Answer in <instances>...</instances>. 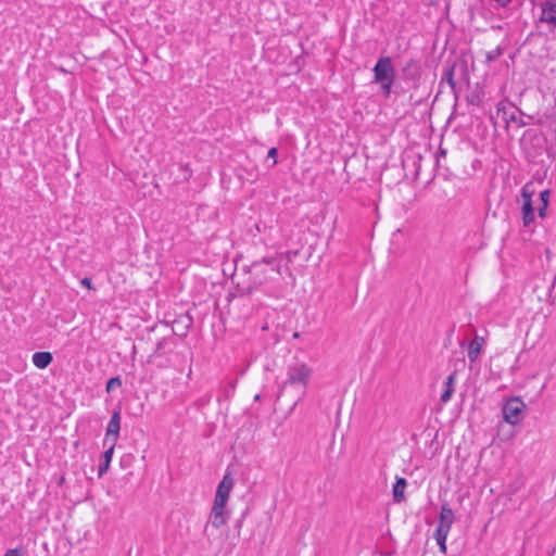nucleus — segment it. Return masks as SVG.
<instances>
[{
	"mask_svg": "<svg viewBox=\"0 0 556 556\" xmlns=\"http://www.w3.org/2000/svg\"><path fill=\"white\" fill-rule=\"evenodd\" d=\"M289 253H278L271 257H264L251 264L248 277L243 280H238L239 289L244 293H251L258 287L274 281L277 276L281 275L282 266H287L289 262Z\"/></svg>",
	"mask_w": 556,
	"mask_h": 556,
	"instance_id": "1",
	"label": "nucleus"
},
{
	"mask_svg": "<svg viewBox=\"0 0 556 556\" xmlns=\"http://www.w3.org/2000/svg\"><path fill=\"white\" fill-rule=\"evenodd\" d=\"M471 103H478V99L472 98Z\"/></svg>",
	"mask_w": 556,
	"mask_h": 556,
	"instance_id": "39",
	"label": "nucleus"
},
{
	"mask_svg": "<svg viewBox=\"0 0 556 556\" xmlns=\"http://www.w3.org/2000/svg\"><path fill=\"white\" fill-rule=\"evenodd\" d=\"M121 430V417L118 412H114L106 428L105 443H116Z\"/></svg>",
	"mask_w": 556,
	"mask_h": 556,
	"instance_id": "11",
	"label": "nucleus"
},
{
	"mask_svg": "<svg viewBox=\"0 0 556 556\" xmlns=\"http://www.w3.org/2000/svg\"><path fill=\"white\" fill-rule=\"evenodd\" d=\"M497 5L502 7V8H506L510 2L511 0H493Z\"/></svg>",
	"mask_w": 556,
	"mask_h": 556,
	"instance_id": "31",
	"label": "nucleus"
},
{
	"mask_svg": "<svg viewBox=\"0 0 556 556\" xmlns=\"http://www.w3.org/2000/svg\"><path fill=\"white\" fill-rule=\"evenodd\" d=\"M454 518L455 517L453 510L447 505H442L438 526L451 529L454 522Z\"/></svg>",
	"mask_w": 556,
	"mask_h": 556,
	"instance_id": "14",
	"label": "nucleus"
},
{
	"mask_svg": "<svg viewBox=\"0 0 556 556\" xmlns=\"http://www.w3.org/2000/svg\"><path fill=\"white\" fill-rule=\"evenodd\" d=\"M52 359L53 357L50 352H36L33 354V364L39 369L47 368Z\"/></svg>",
	"mask_w": 556,
	"mask_h": 556,
	"instance_id": "13",
	"label": "nucleus"
},
{
	"mask_svg": "<svg viewBox=\"0 0 556 556\" xmlns=\"http://www.w3.org/2000/svg\"><path fill=\"white\" fill-rule=\"evenodd\" d=\"M549 195H551V191L549 190H543L541 193H540V200L542 202V204L544 205H548V200H549Z\"/></svg>",
	"mask_w": 556,
	"mask_h": 556,
	"instance_id": "25",
	"label": "nucleus"
},
{
	"mask_svg": "<svg viewBox=\"0 0 556 556\" xmlns=\"http://www.w3.org/2000/svg\"><path fill=\"white\" fill-rule=\"evenodd\" d=\"M162 346H163V342H159L156 345V349H155V354L160 353V350L162 349Z\"/></svg>",
	"mask_w": 556,
	"mask_h": 556,
	"instance_id": "34",
	"label": "nucleus"
},
{
	"mask_svg": "<svg viewBox=\"0 0 556 556\" xmlns=\"http://www.w3.org/2000/svg\"><path fill=\"white\" fill-rule=\"evenodd\" d=\"M394 80H386V81H378L377 84L381 85V89L383 91V94L386 97H389L391 93V87L393 85Z\"/></svg>",
	"mask_w": 556,
	"mask_h": 556,
	"instance_id": "22",
	"label": "nucleus"
},
{
	"mask_svg": "<svg viewBox=\"0 0 556 556\" xmlns=\"http://www.w3.org/2000/svg\"><path fill=\"white\" fill-rule=\"evenodd\" d=\"M435 541H437L438 545L440 546V551H441L443 554H446V544H445L446 540H443V541H442V540L440 539V540H435Z\"/></svg>",
	"mask_w": 556,
	"mask_h": 556,
	"instance_id": "29",
	"label": "nucleus"
},
{
	"mask_svg": "<svg viewBox=\"0 0 556 556\" xmlns=\"http://www.w3.org/2000/svg\"><path fill=\"white\" fill-rule=\"evenodd\" d=\"M277 222L278 220L274 214H267L261 217L260 220L255 224V229L258 233H265L268 237H271Z\"/></svg>",
	"mask_w": 556,
	"mask_h": 556,
	"instance_id": "10",
	"label": "nucleus"
},
{
	"mask_svg": "<svg viewBox=\"0 0 556 556\" xmlns=\"http://www.w3.org/2000/svg\"><path fill=\"white\" fill-rule=\"evenodd\" d=\"M448 83L451 84V86H453V76H452V72L448 73Z\"/></svg>",
	"mask_w": 556,
	"mask_h": 556,
	"instance_id": "35",
	"label": "nucleus"
},
{
	"mask_svg": "<svg viewBox=\"0 0 556 556\" xmlns=\"http://www.w3.org/2000/svg\"><path fill=\"white\" fill-rule=\"evenodd\" d=\"M276 156H277V148L273 147L268 150V153H267V157L274 160L273 165L277 164Z\"/></svg>",
	"mask_w": 556,
	"mask_h": 556,
	"instance_id": "27",
	"label": "nucleus"
},
{
	"mask_svg": "<svg viewBox=\"0 0 556 556\" xmlns=\"http://www.w3.org/2000/svg\"><path fill=\"white\" fill-rule=\"evenodd\" d=\"M525 407V403L518 397L508 400L503 406L504 420L510 425L518 424L521 419L520 416Z\"/></svg>",
	"mask_w": 556,
	"mask_h": 556,
	"instance_id": "5",
	"label": "nucleus"
},
{
	"mask_svg": "<svg viewBox=\"0 0 556 556\" xmlns=\"http://www.w3.org/2000/svg\"><path fill=\"white\" fill-rule=\"evenodd\" d=\"M501 55V49L496 48L495 50L486 53V60L489 62L494 61L496 58Z\"/></svg>",
	"mask_w": 556,
	"mask_h": 556,
	"instance_id": "24",
	"label": "nucleus"
},
{
	"mask_svg": "<svg viewBox=\"0 0 556 556\" xmlns=\"http://www.w3.org/2000/svg\"><path fill=\"white\" fill-rule=\"evenodd\" d=\"M551 556H556V548L553 551V553L551 554Z\"/></svg>",
	"mask_w": 556,
	"mask_h": 556,
	"instance_id": "40",
	"label": "nucleus"
},
{
	"mask_svg": "<svg viewBox=\"0 0 556 556\" xmlns=\"http://www.w3.org/2000/svg\"><path fill=\"white\" fill-rule=\"evenodd\" d=\"M110 468V463L103 460V463L99 466V477H102Z\"/></svg>",
	"mask_w": 556,
	"mask_h": 556,
	"instance_id": "26",
	"label": "nucleus"
},
{
	"mask_svg": "<svg viewBox=\"0 0 556 556\" xmlns=\"http://www.w3.org/2000/svg\"><path fill=\"white\" fill-rule=\"evenodd\" d=\"M544 20L556 26V3H547L543 9Z\"/></svg>",
	"mask_w": 556,
	"mask_h": 556,
	"instance_id": "18",
	"label": "nucleus"
},
{
	"mask_svg": "<svg viewBox=\"0 0 556 556\" xmlns=\"http://www.w3.org/2000/svg\"><path fill=\"white\" fill-rule=\"evenodd\" d=\"M546 208H547V205H544V204H542V205L539 207V216H540V217H544V216H545Z\"/></svg>",
	"mask_w": 556,
	"mask_h": 556,
	"instance_id": "33",
	"label": "nucleus"
},
{
	"mask_svg": "<svg viewBox=\"0 0 556 556\" xmlns=\"http://www.w3.org/2000/svg\"><path fill=\"white\" fill-rule=\"evenodd\" d=\"M4 556H22V553L17 548L9 549Z\"/></svg>",
	"mask_w": 556,
	"mask_h": 556,
	"instance_id": "30",
	"label": "nucleus"
},
{
	"mask_svg": "<svg viewBox=\"0 0 556 556\" xmlns=\"http://www.w3.org/2000/svg\"><path fill=\"white\" fill-rule=\"evenodd\" d=\"M416 67H417L416 62L410 61L406 64V66L404 67L403 71L406 73V72L410 71L412 68L415 70Z\"/></svg>",
	"mask_w": 556,
	"mask_h": 556,
	"instance_id": "32",
	"label": "nucleus"
},
{
	"mask_svg": "<svg viewBox=\"0 0 556 556\" xmlns=\"http://www.w3.org/2000/svg\"><path fill=\"white\" fill-rule=\"evenodd\" d=\"M542 333H543L542 330L538 331V333L535 334V340H532L531 330L529 329L526 332L525 345L527 346L529 344L530 349L533 348L535 345L536 341L542 337Z\"/></svg>",
	"mask_w": 556,
	"mask_h": 556,
	"instance_id": "19",
	"label": "nucleus"
},
{
	"mask_svg": "<svg viewBox=\"0 0 556 556\" xmlns=\"http://www.w3.org/2000/svg\"><path fill=\"white\" fill-rule=\"evenodd\" d=\"M233 478L230 473H226L222 481L219 482L216 494H215V501L227 503L230 496V492L233 488Z\"/></svg>",
	"mask_w": 556,
	"mask_h": 556,
	"instance_id": "9",
	"label": "nucleus"
},
{
	"mask_svg": "<svg viewBox=\"0 0 556 556\" xmlns=\"http://www.w3.org/2000/svg\"><path fill=\"white\" fill-rule=\"evenodd\" d=\"M450 530H451L450 528L438 526L435 529V532H434V539L435 540L441 539L442 541L446 540Z\"/></svg>",
	"mask_w": 556,
	"mask_h": 556,
	"instance_id": "20",
	"label": "nucleus"
},
{
	"mask_svg": "<svg viewBox=\"0 0 556 556\" xmlns=\"http://www.w3.org/2000/svg\"><path fill=\"white\" fill-rule=\"evenodd\" d=\"M299 337H300V333H299L298 331H295V332L293 333V338H294V339H298Z\"/></svg>",
	"mask_w": 556,
	"mask_h": 556,
	"instance_id": "37",
	"label": "nucleus"
},
{
	"mask_svg": "<svg viewBox=\"0 0 556 556\" xmlns=\"http://www.w3.org/2000/svg\"><path fill=\"white\" fill-rule=\"evenodd\" d=\"M440 154H441V155H444V154H445V151H444V150H441V151H440Z\"/></svg>",
	"mask_w": 556,
	"mask_h": 556,
	"instance_id": "41",
	"label": "nucleus"
},
{
	"mask_svg": "<svg viewBox=\"0 0 556 556\" xmlns=\"http://www.w3.org/2000/svg\"><path fill=\"white\" fill-rule=\"evenodd\" d=\"M555 282H556V276L554 277V282H553V285H554Z\"/></svg>",
	"mask_w": 556,
	"mask_h": 556,
	"instance_id": "42",
	"label": "nucleus"
},
{
	"mask_svg": "<svg viewBox=\"0 0 556 556\" xmlns=\"http://www.w3.org/2000/svg\"><path fill=\"white\" fill-rule=\"evenodd\" d=\"M374 81H386V80H394L395 72L392 65L391 58L382 56L376 63L374 70Z\"/></svg>",
	"mask_w": 556,
	"mask_h": 556,
	"instance_id": "6",
	"label": "nucleus"
},
{
	"mask_svg": "<svg viewBox=\"0 0 556 556\" xmlns=\"http://www.w3.org/2000/svg\"><path fill=\"white\" fill-rule=\"evenodd\" d=\"M484 343H485V339L481 336H475L472 341L469 343L468 358L471 363H473L478 358Z\"/></svg>",
	"mask_w": 556,
	"mask_h": 556,
	"instance_id": "12",
	"label": "nucleus"
},
{
	"mask_svg": "<svg viewBox=\"0 0 556 556\" xmlns=\"http://www.w3.org/2000/svg\"><path fill=\"white\" fill-rule=\"evenodd\" d=\"M455 378H456L455 374H451L446 378L445 390H444V392L441 395V402L442 403H447L451 400V397L453 395V392H454L453 383L455 381Z\"/></svg>",
	"mask_w": 556,
	"mask_h": 556,
	"instance_id": "17",
	"label": "nucleus"
},
{
	"mask_svg": "<svg viewBox=\"0 0 556 556\" xmlns=\"http://www.w3.org/2000/svg\"><path fill=\"white\" fill-rule=\"evenodd\" d=\"M534 193V189L531 184H526L522 188V220L523 225L528 226L534 219L533 206H532V195Z\"/></svg>",
	"mask_w": 556,
	"mask_h": 556,
	"instance_id": "8",
	"label": "nucleus"
},
{
	"mask_svg": "<svg viewBox=\"0 0 556 556\" xmlns=\"http://www.w3.org/2000/svg\"><path fill=\"white\" fill-rule=\"evenodd\" d=\"M471 103H478V99L472 98Z\"/></svg>",
	"mask_w": 556,
	"mask_h": 556,
	"instance_id": "38",
	"label": "nucleus"
},
{
	"mask_svg": "<svg viewBox=\"0 0 556 556\" xmlns=\"http://www.w3.org/2000/svg\"><path fill=\"white\" fill-rule=\"evenodd\" d=\"M226 505H227V503L218 502V501L214 500L213 506H212V509L210 513V517H208V523L214 529H219L220 527L226 525V522L229 518V513H228V510H226Z\"/></svg>",
	"mask_w": 556,
	"mask_h": 556,
	"instance_id": "7",
	"label": "nucleus"
},
{
	"mask_svg": "<svg viewBox=\"0 0 556 556\" xmlns=\"http://www.w3.org/2000/svg\"><path fill=\"white\" fill-rule=\"evenodd\" d=\"M81 286L86 287L89 290H93L92 281L89 277H85L80 280Z\"/></svg>",
	"mask_w": 556,
	"mask_h": 556,
	"instance_id": "28",
	"label": "nucleus"
},
{
	"mask_svg": "<svg viewBox=\"0 0 556 556\" xmlns=\"http://www.w3.org/2000/svg\"><path fill=\"white\" fill-rule=\"evenodd\" d=\"M312 372V368L304 363L292 366L289 369L287 380L283 382L281 395L292 389L294 391L293 404L295 405L305 395Z\"/></svg>",
	"mask_w": 556,
	"mask_h": 556,
	"instance_id": "2",
	"label": "nucleus"
},
{
	"mask_svg": "<svg viewBox=\"0 0 556 556\" xmlns=\"http://www.w3.org/2000/svg\"><path fill=\"white\" fill-rule=\"evenodd\" d=\"M192 320L189 316H182L175 320L173 324V330L178 336H186L187 330L191 326Z\"/></svg>",
	"mask_w": 556,
	"mask_h": 556,
	"instance_id": "16",
	"label": "nucleus"
},
{
	"mask_svg": "<svg viewBox=\"0 0 556 556\" xmlns=\"http://www.w3.org/2000/svg\"><path fill=\"white\" fill-rule=\"evenodd\" d=\"M115 445H116V443L111 442L110 446H109V447L106 448V451L103 453V459H104V462H106V463H110V464H111V460H112V457H113V453H114Z\"/></svg>",
	"mask_w": 556,
	"mask_h": 556,
	"instance_id": "21",
	"label": "nucleus"
},
{
	"mask_svg": "<svg viewBox=\"0 0 556 556\" xmlns=\"http://www.w3.org/2000/svg\"><path fill=\"white\" fill-rule=\"evenodd\" d=\"M528 159L533 163H543L544 156H549L547 140L542 134H534L525 147Z\"/></svg>",
	"mask_w": 556,
	"mask_h": 556,
	"instance_id": "4",
	"label": "nucleus"
},
{
	"mask_svg": "<svg viewBox=\"0 0 556 556\" xmlns=\"http://www.w3.org/2000/svg\"><path fill=\"white\" fill-rule=\"evenodd\" d=\"M523 113L511 102L501 101L497 104V109L495 115H492L491 118L494 119V124H497L501 121L506 129L510 127L520 128L529 123L523 119Z\"/></svg>",
	"mask_w": 556,
	"mask_h": 556,
	"instance_id": "3",
	"label": "nucleus"
},
{
	"mask_svg": "<svg viewBox=\"0 0 556 556\" xmlns=\"http://www.w3.org/2000/svg\"><path fill=\"white\" fill-rule=\"evenodd\" d=\"M407 482L404 478H397L395 483L393 484V500L395 503H401L404 501L405 495V489H406Z\"/></svg>",
	"mask_w": 556,
	"mask_h": 556,
	"instance_id": "15",
	"label": "nucleus"
},
{
	"mask_svg": "<svg viewBox=\"0 0 556 556\" xmlns=\"http://www.w3.org/2000/svg\"><path fill=\"white\" fill-rule=\"evenodd\" d=\"M122 381L118 377L111 378L106 383V390L110 391L113 388L121 387Z\"/></svg>",
	"mask_w": 556,
	"mask_h": 556,
	"instance_id": "23",
	"label": "nucleus"
},
{
	"mask_svg": "<svg viewBox=\"0 0 556 556\" xmlns=\"http://www.w3.org/2000/svg\"><path fill=\"white\" fill-rule=\"evenodd\" d=\"M549 314H551V309H548V311L544 314V316H543L544 320L548 317V315H549Z\"/></svg>",
	"mask_w": 556,
	"mask_h": 556,
	"instance_id": "36",
	"label": "nucleus"
}]
</instances>
